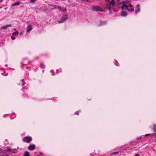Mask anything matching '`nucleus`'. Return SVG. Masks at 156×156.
I'll return each instance as SVG.
<instances>
[{"instance_id":"1","label":"nucleus","mask_w":156,"mask_h":156,"mask_svg":"<svg viewBox=\"0 0 156 156\" xmlns=\"http://www.w3.org/2000/svg\"><path fill=\"white\" fill-rule=\"evenodd\" d=\"M68 18V16L67 15H64L61 18L60 20L58 22V23H64Z\"/></svg>"},{"instance_id":"2","label":"nucleus","mask_w":156,"mask_h":156,"mask_svg":"<svg viewBox=\"0 0 156 156\" xmlns=\"http://www.w3.org/2000/svg\"><path fill=\"white\" fill-rule=\"evenodd\" d=\"M91 9L92 10L95 11L101 12L103 11V10L102 9L100 6H93L91 8Z\"/></svg>"},{"instance_id":"3","label":"nucleus","mask_w":156,"mask_h":156,"mask_svg":"<svg viewBox=\"0 0 156 156\" xmlns=\"http://www.w3.org/2000/svg\"><path fill=\"white\" fill-rule=\"evenodd\" d=\"M124 9H126L129 11L131 12H133L134 10V9L133 8H131L130 9H129L128 8V6L127 5H122L121 6V9L122 10H123Z\"/></svg>"},{"instance_id":"4","label":"nucleus","mask_w":156,"mask_h":156,"mask_svg":"<svg viewBox=\"0 0 156 156\" xmlns=\"http://www.w3.org/2000/svg\"><path fill=\"white\" fill-rule=\"evenodd\" d=\"M32 140L31 137L30 136L25 137L23 139V140L24 142L27 143L30 142Z\"/></svg>"},{"instance_id":"5","label":"nucleus","mask_w":156,"mask_h":156,"mask_svg":"<svg viewBox=\"0 0 156 156\" xmlns=\"http://www.w3.org/2000/svg\"><path fill=\"white\" fill-rule=\"evenodd\" d=\"M12 26V25L11 24H7L5 26H2L1 27V29H5L6 28L11 27Z\"/></svg>"},{"instance_id":"6","label":"nucleus","mask_w":156,"mask_h":156,"mask_svg":"<svg viewBox=\"0 0 156 156\" xmlns=\"http://www.w3.org/2000/svg\"><path fill=\"white\" fill-rule=\"evenodd\" d=\"M35 148V146L34 144L30 145L28 147L29 150H33Z\"/></svg>"},{"instance_id":"7","label":"nucleus","mask_w":156,"mask_h":156,"mask_svg":"<svg viewBox=\"0 0 156 156\" xmlns=\"http://www.w3.org/2000/svg\"><path fill=\"white\" fill-rule=\"evenodd\" d=\"M28 61L27 59H24L22 62H21V64L23 66L26 65L28 63Z\"/></svg>"},{"instance_id":"8","label":"nucleus","mask_w":156,"mask_h":156,"mask_svg":"<svg viewBox=\"0 0 156 156\" xmlns=\"http://www.w3.org/2000/svg\"><path fill=\"white\" fill-rule=\"evenodd\" d=\"M8 150L9 152L13 153H16L17 152V151L16 149H11L8 148Z\"/></svg>"},{"instance_id":"9","label":"nucleus","mask_w":156,"mask_h":156,"mask_svg":"<svg viewBox=\"0 0 156 156\" xmlns=\"http://www.w3.org/2000/svg\"><path fill=\"white\" fill-rule=\"evenodd\" d=\"M140 5H137L136 6V7L137 8V9L135 10V13L136 14L138 12H140V9L139 7Z\"/></svg>"},{"instance_id":"10","label":"nucleus","mask_w":156,"mask_h":156,"mask_svg":"<svg viewBox=\"0 0 156 156\" xmlns=\"http://www.w3.org/2000/svg\"><path fill=\"white\" fill-rule=\"evenodd\" d=\"M32 29V26L31 25L27 27V32L29 33Z\"/></svg>"},{"instance_id":"11","label":"nucleus","mask_w":156,"mask_h":156,"mask_svg":"<svg viewBox=\"0 0 156 156\" xmlns=\"http://www.w3.org/2000/svg\"><path fill=\"white\" fill-rule=\"evenodd\" d=\"M127 14L128 13L126 12L125 11H122L121 12V15L123 16H126L127 15Z\"/></svg>"},{"instance_id":"12","label":"nucleus","mask_w":156,"mask_h":156,"mask_svg":"<svg viewBox=\"0 0 156 156\" xmlns=\"http://www.w3.org/2000/svg\"><path fill=\"white\" fill-rule=\"evenodd\" d=\"M109 4L112 6L115 5V0H112L111 2H110Z\"/></svg>"},{"instance_id":"13","label":"nucleus","mask_w":156,"mask_h":156,"mask_svg":"<svg viewBox=\"0 0 156 156\" xmlns=\"http://www.w3.org/2000/svg\"><path fill=\"white\" fill-rule=\"evenodd\" d=\"M20 2H16L14 3H12V5L13 6H15L16 5H18L20 4Z\"/></svg>"},{"instance_id":"14","label":"nucleus","mask_w":156,"mask_h":156,"mask_svg":"<svg viewBox=\"0 0 156 156\" xmlns=\"http://www.w3.org/2000/svg\"><path fill=\"white\" fill-rule=\"evenodd\" d=\"M107 22L106 21H101L99 24V26H103L106 24Z\"/></svg>"},{"instance_id":"15","label":"nucleus","mask_w":156,"mask_h":156,"mask_svg":"<svg viewBox=\"0 0 156 156\" xmlns=\"http://www.w3.org/2000/svg\"><path fill=\"white\" fill-rule=\"evenodd\" d=\"M111 5L110 4H107L106 6V7L107 9H109V10H111L112 8Z\"/></svg>"},{"instance_id":"16","label":"nucleus","mask_w":156,"mask_h":156,"mask_svg":"<svg viewBox=\"0 0 156 156\" xmlns=\"http://www.w3.org/2000/svg\"><path fill=\"white\" fill-rule=\"evenodd\" d=\"M24 156H30L29 152L27 151H26L24 152Z\"/></svg>"},{"instance_id":"17","label":"nucleus","mask_w":156,"mask_h":156,"mask_svg":"<svg viewBox=\"0 0 156 156\" xmlns=\"http://www.w3.org/2000/svg\"><path fill=\"white\" fill-rule=\"evenodd\" d=\"M154 128L153 129L155 132V134L156 135V125L155 124L153 125Z\"/></svg>"},{"instance_id":"18","label":"nucleus","mask_w":156,"mask_h":156,"mask_svg":"<svg viewBox=\"0 0 156 156\" xmlns=\"http://www.w3.org/2000/svg\"><path fill=\"white\" fill-rule=\"evenodd\" d=\"M129 2L128 1H123V5H126L128 4Z\"/></svg>"},{"instance_id":"19","label":"nucleus","mask_w":156,"mask_h":156,"mask_svg":"<svg viewBox=\"0 0 156 156\" xmlns=\"http://www.w3.org/2000/svg\"><path fill=\"white\" fill-rule=\"evenodd\" d=\"M19 34V32L18 31L17 32H15L13 33H12V35L13 36H15L16 35H18Z\"/></svg>"},{"instance_id":"20","label":"nucleus","mask_w":156,"mask_h":156,"mask_svg":"<svg viewBox=\"0 0 156 156\" xmlns=\"http://www.w3.org/2000/svg\"><path fill=\"white\" fill-rule=\"evenodd\" d=\"M2 152V151L1 149L0 148V156H3V154Z\"/></svg>"},{"instance_id":"21","label":"nucleus","mask_w":156,"mask_h":156,"mask_svg":"<svg viewBox=\"0 0 156 156\" xmlns=\"http://www.w3.org/2000/svg\"><path fill=\"white\" fill-rule=\"evenodd\" d=\"M57 9L60 11L62 10V8L61 6H58Z\"/></svg>"},{"instance_id":"22","label":"nucleus","mask_w":156,"mask_h":156,"mask_svg":"<svg viewBox=\"0 0 156 156\" xmlns=\"http://www.w3.org/2000/svg\"><path fill=\"white\" fill-rule=\"evenodd\" d=\"M118 5H123V1L122 2H120L119 3H118Z\"/></svg>"},{"instance_id":"23","label":"nucleus","mask_w":156,"mask_h":156,"mask_svg":"<svg viewBox=\"0 0 156 156\" xmlns=\"http://www.w3.org/2000/svg\"><path fill=\"white\" fill-rule=\"evenodd\" d=\"M30 1L31 3H34L35 2L34 0H30Z\"/></svg>"},{"instance_id":"24","label":"nucleus","mask_w":156,"mask_h":156,"mask_svg":"<svg viewBox=\"0 0 156 156\" xmlns=\"http://www.w3.org/2000/svg\"><path fill=\"white\" fill-rule=\"evenodd\" d=\"M63 10H62V11L63 12H64L66 11V9L65 8L64 9H62Z\"/></svg>"},{"instance_id":"25","label":"nucleus","mask_w":156,"mask_h":156,"mask_svg":"<svg viewBox=\"0 0 156 156\" xmlns=\"http://www.w3.org/2000/svg\"><path fill=\"white\" fill-rule=\"evenodd\" d=\"M51 73L52 75V76H54V74H53L54 72H53V70H51Z\"/></svg>"},{"instance_id":"26","label":"nucleus","mask_w":156,"mask_h":156,"mask_svg":"<svg viewBox=\"0 0 156 156\" xmlns=\"http://www.w3.org/2000/svg\"><path fill=\"white\" fill-rule=\"evenodd\" d=\"M105 1L108 3H109L110 0H105Z\"/></svg>"},{"instance_id":"27","label":"nucleus","mask_w":156,"mask_h":156,"mask_svg":"<svg viewBox=\"0 0 156 156\" xmlns=\"http://www.w3.org/2000/svg\"><path fill=\"white\" fill-rule=\"evenodd\" d=\"M129 7H130V8H132L133 7V6L131 4H129Z\"/></svg>"},{"instance_id":"28","label":"nucleus","mask_w":156,"mask_h":156,"mask_svg":"<svg viewBox=\"0 0 156 156\" xmlns=\"http://www.w3.org/2000/svg\"><path fill=\"white\" fill-rule=\"evenodd\" d=\"M82 1L84 2H89L88 0H82Z\"/></svg>"},{"instance_id":"29","label":"nucleus","mask_w":156,"mask_h":156,"mask_svg":"<svg viewBox=\"0 0 156 156\" xmlns=\"http://www.w3.org/2000/svg\"><path fill=\"white\" fill-rule=\"evenodd\" d=\"M11 39L12 40H14L15 39V37H12V36L11 37Z\"/></svg>"},{"instance_id":"30","label":"nucleus","mask_w":156,"mask_h":156,"mask_svg":"<svg viewBox=\"0 0 156 156\" xmlns=\"http://www.w3.org/2000/svg\"><path fill=\"white\" fill-rule=\"evenodd\" d=\"M140 155L138 154H136L134 156H139Z\"/></svg>"},{"instance_id":"31","label":"nucleus","mask_w":156,"mask_h":156,"mask_svg":"<svg viewBox=\"0 0 156 156\" xmlns=\"http://www.w3.org/2000/svg\"><path fill=\"white\" fill-rule=\"evenodd\" d=\"M141 137H142V136H139V137H138L137 138V140H139V139H140V138H141Z\"/></svg>"},{"instance_id":"32","label":"nucleus","mask_w":156,"mask_h":156,"mask_svg":"<svg viewBox=\"0 0 156 156\" xmlns=\"http://www.w3.org/2000/svg\"><path fill=\"white\" fill-rule=\"evenodd\" d=\"M58 6L55 5L54 7V8L55 9H57V8H58Z\"/></svg>"},{"instance_id":"33","label":"nucleus","mask_w":156,"mask_h":156,"mask_svg":"<svg viewBox=\"0 0 156 156\" xmlns=\"http://www.w3.org/2000/svg\"><path fill=\"white\" fill-rule=\"evenodd\" d=\"M113 153L114 154H117L118 153V152H113Z\"/></svg>"},{"instance_id":"34","label":"nucleus","mask_w":156,"mask_h":156,"mask_svg":"<svg viewBox=\"0 0 156 156\" xmlns=\"http://www.w3.org/2000/svg\"><path fill=\"white\" fill-rule=\"evenodd\" d=\"M150 134H146L145 135V136H148Z\"/></svg>"},{"instance_id":"35","label":"nucleus","mask_w":156,"mask_h":156,"mask_svg":"<svg viewBox=\"0 0 156 156\" xmlns=\"http://www.w3.org/2000/svg\"><path fill=\"white\" fill-rule=\"evenodd\" d=\"M78 112H78V113H77V112H76L75 113V114H77V115H79Z\"/></svg>"},{"instance_id":"36","label":"nucleus","mask_w":156,"mask_h":156,"mask_svg":"<svg viewBox=\"0 0 156 156\" xmlns=\"http://www.w3.org/2000/svg\"><path fill=\"white\" fill-rule=\"evenodd\" d=\"M120 0H117V2L118 3Z\"/></svg>"},{"instance_id":"37","label":"nucleus","mask_w":156,"mask_h":156,"mask_svg":"<svg viewBox=\"0 0 156 156\" xmlns=\"http://www.w3.org/2000/svg\"><path fill=\"white\" fill-rule=\"evenodd\" d=\"M44 72V70H42V72H43V73Z\"/></svg>"},{"instance_id":"38","label":"nucleus","mask_w":156,"mask_h":156,"mask_svg":"<svg viewBox=\"0 0 156 156\" xmlns=\"http://www.w3.org/2000/svg\"><path fill=\"white\" fill-rule=\"evenodd\" d=\"M24 85V84H23V83L22 84V85Z\"/></svg>"},{"instance_id":"39","label":"nucleus","mask_w":156,"mask_h":156,"mask_svg":"<svg viewBox=\"0 0 156 156\" xmlns=\"http://www.w3.org/2000/svg\"><path fill=\"white\" fill-rule=\"evenodd\" d=\"M5 66L6 67L7 66V65H5Z\"/></svg>"},{"instance_id":"40","label":"nucleus","mask_w":156,"mask_h":156,"mask_svg":"<svg viewBox=\"0 0 156 156\" xmlns=\"http://www.w3.org/2000/svg\"><path fill=\"white\" fill-rule=\"evenodd\" d=\"M2 0H1V1H0V2H1L2 1Z\"/></svg>"},{"instance_id":"41","label":"nucleus","mask_w":156,"mask_h":156,"mask_svg":"<svg viewBox=\"0 0 156 156\" xmlns=\"http://www.w3.org/2000/svg\"><path fill=\"white\" fill-rule=\"evenodd\" d=\"M6 156H9V155H6Z\"/></svg>"}]
</instances>
